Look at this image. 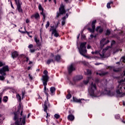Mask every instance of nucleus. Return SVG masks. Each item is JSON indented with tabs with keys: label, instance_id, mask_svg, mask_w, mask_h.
I'll return each mask as SVG.
<instances>
[{
	"label": "nucleus",
	"instance_id": "f257e3e1",
	"mask_svg": "<svg viewBox=\"0 0 125 125\" xmlns=\"http://www.w3.org/2000/svg\"><path fill=\"white\" fill-rule=\"evenodd\" d=\"M118 83L119 84L117 86L116 93L119 97H123L125 96V93L123 92L124 89L122 85H125V78L119 81Z\"/></svg>",
	"mask_w": 125,
	"mask_h": 125
},
{
	"label": "nucleus",
	"instance_id": "f03ea898",
	"mask_svg": "<svg viewBox=\"0 0 125 125\" xmlns=\"http://www.w3.org/2000/svg\"><path fill=\"white\" fill-rule=\"evenodd\" d=\"M23 115V111H21V117L20 119H18V116L16 113H15V116L14 117V120L15 121V125H24L26 123V115Z\"/></svg>",
	"mask_w": 125,
	"mask_h": 125
},
{
	"label": "nucleus",
	"instance_id": "7ed1b4c3",
	"mask_svg": "<svg viewBox=\"0 0 125 125\" xmlns=\"http://www.w3.org/2000/svg\"><path fill=\"white\" fill-rule=\"evenodd\" d=\"M6 72H9V67L8 65H5L2 68H0V81H4L5 77L4 76H6Z\"/></svg>",
	"mask_w": 125,
	"mask_h": 125
},
{
	"label": "nucleus",
	"instance_id": "20e7f679",
	"mask_svg": "<svg viewBox=\"0 0 125 125\" xmlns=\"http://www.w3.org/2000/svg\"><path fill=\"white\" fill-rule=\"evenodd\" d=\"M86 42H82L80 44V47H78L79 51L81 55H84V53H86Z\"/></svg>",
	"mask_w": 125,
	"mask_h": 125
},
{
	"label": "nucleus",
	"instance_id": "39448f33",
	"mask_svg": "<svg viewBox=\"0 0 125 125\" xmlns=\"http://www.w3.org/2000/svg\"><path fill=\"white\" fill-rule=\"evenodd\" d=\"M43 73L44 75H42L41 80L42 81L43 85H47V82L49 79L48 77V72H47V70H44Z\"/></svg>",
	"mask_w": 125,
	"mask_h": 125
},
{
	"label": "nucleus",
	"instance_id": "423d86ee",
	"mask_svg": "<svg viewBox=\"0 0 125 125\" xmlns=\"http://www.w3.org/2000/svg\"><path fill=\"white\" fill-rule=\"evenodd\" d=\"M48 107H50V104H49V102H48V97H47V100L45 101L43 107L44 111H45L47 114L46 118L48 117V113H47V108H48Z\"/></svg>",
	"mask_w": 125,
	"mask_h": 125
},
{
	"label": "nucleus",
	"instance_id": "0eeeda50",
	"mask_svg": "<svg viewBox=\"0 0 125 125\" xmlns=\"http://www.w3.org/2000/svg\"><path fill=\"white\" fill-rule=\"evenodd\" d=\"M96 89V85L95 84V83H92L89 88V92H90V93L92 94H94V92Z\"/></svg>",
	"mask_w": 125,
	"mask_h": 125
},
{
	"label": "nucleus",
	"instance_id": "6e6552de",
	"mask_svg": "<svg viewBox=\"0 0 125 125\" xmlns=\"http://www.w3.org/2000/svg\"><path fill=\"white\" fill-rule=\"evenodd\" d=\"M81 80H83V76L82 75L77 76L74 78L73 83L71 82L70 84H72V85H74L76 83H77V82H79V81H81Z\"/></svg>",
	"mask_w": 125,
	"mask_h": 125
},
{
	"label": "nucleus",
	"instance_id": "1a4fd4ad",
	"mask_svg": "<svg viewBox=\"0 0 125 125\" xmlns=\"http://www.w3.org/2000/svg\"><path fill=\"white\" fill-rule=\"evenodd\" d=\"M60 14H65L66 11L65 10V6L63 3H61L59 8Z\"/></svg>",
	"mask_w": 125,
	"mask_h": 125
},
{
	"label": "nucleus",
	"instance_id": "9d476101",
	"mask_svg": "<svg viewBox=\"0 0 125 125\" xmlns=\"http://www.w3.org/2000/svg\"><path fill=\"white\" fill-rule=\"evenodd\" d=\"M110 41L109 40H107L106 41V39L104 38L102 39V40L100 41V44H101V48H103L104 47V45L107 44V43H108Z\"/></svg>",
	"mask_w": 125,
	"mask_h": 125
},
{
	"label": "nucleus",
	"instance_id": "9b49d317",
	"mask_svg": "<svg viewBox=\"0 0 125 125\" xmlns=\"http://www.w3.org/2000/svg\"><path fill=\"white\" fill-rule=\"evenodd\" d=\"M109 48H111V46H107L104 50H103L102 52L100 51L99 55H100V57H101V58H104V53H105V51H106V50H108Z\"/></svg>",
	"mask_w": 125,
	"mask_h": 125
},
{
	"label": "nucleus",
	"instance_id": "f8f14e48",
	"mask_svg": "<svg viewBox=\"0 0 125 125\" xmlns=\"http://www.w3.org/2000/svg\"><path fill=\"white\" fill-rule=\"evenodd\" d=\"M67 70L68 71L69 74H71L73 71H75L76 70V68H75V65L74 63L71 64L68 67Z\"/></svg>",
	"mask_w": 125,
	"mask_h": 125
},
{
	"label": "nucleus",
	"instance_id": "ddd939ff",
	"mask_svg": "<svg viewBox=\"0 0 125 125\" xmlns=\"http://www.w3.org/2000/svg\"><path fill=\"white\" fill-rule=\"evenodd\" d=\"M95 23H96V20H94L92 22V29L90 28H88V31L91 33H94L95 30Z\"/></svg>",
	"mask_w": 125,
	"mask_h": 125
},
{
	"label": "nucleus",
	"instance_id": "4468645a",
	"mask_svg": "<svg viewBox=\"0 0 125 125\" xmlns=\"http://www.w3.org/2000/svg\"><path fill=\"white\" fill-rule=\"evenodd\" d=\"M39 10H42V12L41 13V14H42V15L43 17V22H44V20H45V14L44 13H43V8H42V5H41V4H40L39 5Z\"/></svg>",
	"mask_w": 125,
	"mask_h": 125
},
{
	"label": "nucleus",
	"instance_id": "2eb2a0df",
	"mask_svg": "<svg viewBox=\"0 0 125 125\" xmlns=\"http://www.w3.org/2000/svg\"><path fill=\"white\" fill-rule=\"evenodd\" d=\"M34 41L36 43L37 46H41L42 45V43L40 42V40L38 38V36H34Z\"/></svg>",
	"mask_w": 125,
	"mask_h": 125
},
{
	"label": "nucleus",
	"instance_id": "dca6fc26",
	"mask_svg": "<svg viewBox=\"0 0 125 125\" xmlns=\"http://www.w3.org/2000/svg\"><path fill=\"white\" fill-rule=\"evenodd\" d=\"M52 35H54V37L57 38V37H59V34L56 31V29H53L52 30Z\"/></svg>",
	"mask_w": 125,
	"mask_h": 125
},
{
	"label": "nucleus",
	"instance_id": "f3484780",
	"mask_svg": "<svg viewBox=\"0 0 125 125\" xmlns=\"http://www.w3.org/2000/svg\"><path fill=\"white\" fill-rule=\"evenodd\" d=\"M92 81H93V78L92 77H89L87 80L83 81V83H84V84H87L89 82H92Z\"/></svg>",
	"mask_w": 125,
	"mask_h": 125
},
{
	"label": "nucleus",
	"instance_id": "a211bd4d",
	"mask_svg": "<svg viewBox=\"0 0 125 125\" xmlns=\"http://www.w3.org/2000/svg\"><path fill=\"white\" fill-rule=\"evenodd\" d=\"M66 17H63L62 19V25L63 26V25H65V22H66V18H68V14H66Z\"/></svg>",
	"mask_w": 125,
	"mask_h": 125
},
{
	"label": "nucleus",
	"instance_id": "6ab92c4d",
	"mask_svg": "<svg viewBox=\"0 0 125 125\" xmlns=\"http://www.w3.org/2000/svg\"><path fill=\"white\" fill-rule=\"evenodd\" d=\"M40 17V14L38 13H37L34 15H32L31 16V18L33 19V18H35V19H38Z\"/></svg>",
	"mask_w": 125,
	"mask_h": 125
},
{
	"label": "nucleus",
	"instance_id": "aec40b11",
	"mask_svg": "<svg viewBox=\"0 0 125 125\" xmlns=\"http://www.w3.org/2000/svg\"><path fill=\"white\" fill-rule=\"evenodd\" d=\"M67 119L68 121H73L74 120H75V116L72 114H70L67 116Z\"/></svg>",
	"mask_w": 125,
	"mask_h": 125
},
{
	"label": "nucleus",
	"instance_id": "412c9836",
	"mask_svg": "<svg viewBox=\"0 0 125 125\" xmlns=\"http://www.w3.org/2000/svg\"><path fill=\"white\" fill-rule=\"evenodd\" d=\"M96 31H97V32H98V33H102V32H103V28L100 27V26H98L96 28Z\"/></svg>",
	"mask_w": 125,
	"mask_h": 125
},
{
	"label": "nucleus",
	"instance_id": "4be33fe9",
	"mask_svg": "<svg viewBox=\"0 0 125 125\" xmlns=\"http://www.w3.org/2000/svg\"><path fill=\"white\" fill-rule=\"evenodd\" d=\"M18 55H19L18 52H17V51H14L12 53V57L13 59L16 58V57H17Z\"/></svg>",
	"mask_w": 125,
	"mask_h": 125
},
{
	"label": "nucleus",
	"instance_id": "5701e85b",
	"mask_svg": "<svg viewBox=\"0 0 125 125\" xmlns=\"http://www.w3.org/2000/svg\"><path fill=\"white\" fill-rule=\"evenodd\" d=\"M82 100H84V99H78L77 98L73 99V101L74 102H76L77 103H81V102H82Z\"/></svg>",
	"mask_w": 125,
	"mask_h": 125
},
{
	"label": "nucleus",
	"instance_id": "b1692460",
	"mask_svg": "<svg viewBox=\"0 0 125 125\" xmlns=\"http://www.w3.org/2000/svg\"><path fill=\"white\" fill-rule=\"evenodd\" d=\"M44 93L47 95V97H48V93L47 92L48 91V89L46 88V85H44Z\"/></svg>",
	"mask_w": 125,
	"mask_h": 125
},
{
	"label": "nucleus",
	"instance_id": "393cba45",
	"mask_svg": "<svg viewBox=\"0 0 125 125\" xmlns=\"http://www.w3.org/2000/svg\"><path fill=\"white\" fill-rule=\"evenodd\" d=\"M17 8L19 12L21 13H23V10H22V8H21V5L17 6Z\"/></svg>",
	"mask_w": 125,
	"mask_h": 125
},
{
	"label": "nucleus",
	"instance_id": "a878e982",
	"mask_svg": "<svg viewBox=\"0 0 125 125\" xmlns=\"http://www.w3.org/2000/svg\"><path fill=\"white\" fill-rule=\"evenodd\" d=\"M55 90H56V89H55V87H51L50 89V92H51V94L52 95L54 92H55Z\"/></svg>",
	"mask_w": 125,
	"mask_h": 125
},
{
	"label": "nucleus",
	"instance_id": "bb28decb",
	"mask_svg": "<svg viewBox=\"0 0 125 125\" xmlns=\"http://www.w3.org/2000/svg\"><path fill=\"white\" fill-rule=\"evenodd\" d=\"M21 29H22V27H21L20 28V29L19 30V32H20L22 34H25V33H26L27 34L28 36H30V34H29L30 32H27V31H26V30L25 31H21Z\"/></svg>",
	"mask_w": 125,
	"mask_h": 125
},
{
	"label": "nucleus",
	"instance_id": "cd10ccee",
	"mask_svg": "<svg viewBox=\"0 0 125 125\" xmlns=\"http://www.w3.org/2000/svg\"><path fill=\"white\" fill-rule=\"evenodd\" d=\"M111 4H113V1H110L107 3L106 7L107 8H111Z\"/></svg>",
	"mask_w": 125,
	"mask_h": 125
},
{
	"label": "nucleus",
	"instance_id": "c85d7f7f",
	"mask_svg": "<svg viewBox=\"0 0 125 125\" xmlns=\"http://www.w3.org/2000/svg\"><path fill=\"white\" fill-rule=\"evenodd\" d=\"M106 74H107V73H105V72H102V73L96 72V75H99V76H100L101 77H102V76H105V75H106Z\"/></svg>",
	"mask_w": 125,
	"mask_h": 125
},
{
	"label": "nucleus",
	"instance_id": "c756f323",
	"mask_svg": "<svg viewBox=\"0 0 125 125\" xmlns=\"http://www.w3.org/2000/svg\"><path fill=\"white\" fill-rule=\"evenodd\" d=\"M17 6L18 5H21V2H20V0H15Z\"/></svg>",
	"mask_w": 125,
	"mask_h": 125
},
{
	"label": "nucleus",
	"instance_id": "7c9ffc66",
	"mask_svg": "<svg viewBox=\"0 0 125 125\" xmlns=\"http://www.w3.org/2000/svg\"><path fill=\"white\" fill-rule=\"evenodd\" d=\"M55 60L56 61H59L60 59H61V57L60 55H57L55 58Z\"/></svg>",
	"mask_w": 125,
	"mask_h": 125
},
{
	"label": "nucleus",
	"instance_id": "2f4dec72",
	"mask_svg": "<svg viewBox=\"0 0 125 125\" xmlns=\"http://www.w3.org/2000/svg\"><path fill=\"white\" fill-rule=\"evenodd\" d=\"M100 52V51H95V52H92L91 53L92 54H96L97 55H99V53Z\"/></svg>",
	"mask_w": 125,
	"mask_h": 125
},
{
	"label": "nucleus",
	"instance_id": "473e14b6",
	"mask_svg": "<svg viewBox=\"0 0 125 125\" xmlns=\"http://www.w3.org/2000/svg\"><path fill=\"white\" fill-rule=\"evenodd\" d=\"M51 62H53V60L49 59L47 61L46 63L48 64V65H49L50 63H51Z\"/></svg>",
	"mask_w": 125,
	"mask_h": 125
},
{
	"label": "nucleus",
	"instance_id": "72a5a7b5",
	"mask_svg": "<svg viewBox=\"0 0 125 125\" xmlns=\"http://www.w3.org/2000/svg\"><path fill=\"white\" fill-rule=\"evenodd\" d=\"M17 98L19 100V101H21V97L20 96V95L18 94L17 95Z\"/></svg>",
	"mask_w": 125,
	"mask_h": 125
},
{
	"label": "nucleus",
	"instance_id": "f704fd0d",
	"mask_svg": "<svg viewBox=\"0 0 125 125\" xmlns=\"http://www.w3.org/2000/svg\"><path fill=\"white\" fill-rule=\"evenodd\" d=\"M120 62H125V57H123L120 59Z\"/></svg>",
	"mask_w": 125,
	"mask_h": 125
},
{
	"label": "nucleus",
	"instance_id": "c9c22d12",
	"mask_svg": "<svg viewBox=\"0 0 125 125\" xmlns=\"http://www.w3.org/2000/svg\"><path fill=\"white\" fill-rule=\"evenodd\" d=\"M2 66H5V63L0 62V67H2Z\"/></svg>",
	"mask_w": 125,
	"mask_h": 125
},
{
	"label": "nucleus",
	"instance_id": "e433bc0d",
	"mask_svg": "<svg viewBox=\"0 0 125 125\" xmlns=\"http://www.w3.org/2000/svg\"><path fill=\"white\" fill-rule=\"evenodd\" d=\"M8 100V99L7 97H4L3 99V101H4V102H7Z\"/></svg>",
	"mask_w": 125,
	"mask_h": 125
},
{
	"label": "nucleus",
	"instance_id": "4c0bfd02",
	"mask_svg": "<svg viewBox=\"0 0 125 125\" xmlns=\"http://www.w3.org/2000/svg\"><path fill=\"white\" fill-rule=\"evenodd\" d=\"M120 71H121V69H120V68H117V69L114 68L113 69L114 72H120Z\"/></svg>",
	"mask_w": 125,
	"mask_h": 125
},
{
	"label": "nucleus",
	"instance_id": "58836bf2",
	"mask_svg": "<svg viewBox=\"0 0 125 125\" xmlns=\"http://www.w3.org/2000/svg\"><path fill=\"white\" fill-rule=\"evenodd\" d=\"M55 118H56V119H59L60 118V115H59V114H56L54 115Z\"/></svg>",
	"mask_w": 125,
	"mask_h": 125
},
{
	"label": "nucleus",
	"instance_id": "ea45409f",
	"mask_svg": "<svg viewBox=\"0 0 125 125\" xmlns=\"http://www.w3.org/2000/svg\"><path fill=\"white\" fill-rule=\"evenodd\" d=\"M71 97H72V95H71L70 94H68L67 96H66V98L67 99H70V98H71Z\"/></svg>",
	"mask_w": 125,
	"mask_h": 125
},
{
	"label": "nucleus",
	"instance_id": "a19ab883",
	"mask_svg": "<svg viewBox=\"0 0 125 125\" xmlns=\"http://www.w3.org/2000/svg\"><path fill=\"white\" fill-rule=\"evenodd\" d=\"M49 24H50L49 21H47V23L45 25V27H46V29H47V28H48V27H49Z\"/></svg>",
	"mask_w": 125,
	"mask_h": 125
},
{
	"label": "nucleus",
	"instance_id": "79ce46f5",
	"mask_svg": "<svg viewBox=\"0 0 125 125\" xmlns=\"http://www.w3.org/2000/svg\"><path fill=\"white\" fill-rule=\"evenodd\" d=\"M83 56H84V57H85L86 58H88V59H90L91 58V57L85 56V53L84 54V55H82Z\"/></svg>",
	"mask_w": 125,
	"mask_h": 125
},
{
	"label": "nucleus",
	"instance_id": "37998d69",
	"mask_svg": "<svg viewBox=\"0 0 125 125\" xmlns=\"http://www.w3.org/2000/svg\"><path fill=\"white\" fill-rule=\"evenodd\" d=\"M87 74L88 75H91V70H89L88 69L87 70Z\"/></svg>",
	"mask_w": 125,
	"mask_h": 125
},
{
	"label": "nucleus",
	"instance_id": "c03bdc74",
	"mask_svg": "<svg viewBox=\"0 0 125 125\" xmlns=\"http://www.w3.org/2000/svg\"><path fill=\"white\" fill-rule=\"evenodd\" d=\"M35 51H36V49H30V52L31 53H33L35 52Z\"/></svg>",
	"mask_w": 125,
	"mask_h": 125
},
{
	"label": "nucleus",
	"instance_id": "a18cd8bd",
	"mask_svg": "<svg viewBox=\"0 0 125 125\" xmlns=\"http://www.w3.org/2000/svg\"><path fill=\"white\" fill-rule=\"evenodd\" d=\"M61 15V14H60V12H58L57 13V16L56 17V18H58L59 17V16H60V15Z\"/></svg>",
	"mask_w": 125,
	"mask_h": 125
},
{
	"label": "nucleus",
	"instance_id": "49530a36",
	"mask_svg": "<svg viewBox=\"0 0 125 125\" xmlns=\"http://www.w3.org/2000/svg\"><path fill=\"white\" fill-rule=\"evenodd\" d=\"M110 30H107L106 31V35H107V36H109V35H110Z\"/></svg>",
	"mask_w": 125,
	"mask_h": 125
},
{
	"label": "nucleus",
	"instance_id": "de8ad7c7",
	"mask_svg": "<svg viewBox=\"0 0 125 125\" xmlns=\"http://www.w3.org/2000/svg\"><path fill=\"white\" fill-rule=\"evenodd\" d=\"M33 47H34V45H33V44H32L28 45V48H33Z\"/></svg>",
	"mask_w": 125,
	"mask_h": 125
},
{
	"label": "nucleus",
	"instance_id": "09e8293b",
	"mask_svg": "<svg viewBox=\"0 0 125 125\" xmlns=\"http://www.w3.org/2000/svg\"><path fill=\"white\" fill-rule=\"evenodd\" d=\"M115 43H116V42H115L114 41H112L111 42V45H113V44H115Z\"/></svg>",
	"mask_w": 125,
	"mask_h": 125
},
{
	"label": "nucleus",
	"instance_id": "8fccbe9b",
	"mask_svg": "<svg viewBox=\"0 0 125 125\" xmlns=\"http://www.w3.org/2000/svg\"><path fill=\"white\" fill-rule=\"evenodd\" d=\"M28 76H29V78L30 80H33V77H32V76H31L30 74H29Z\"/></svg>",
	"mask_w": 125,
	"mask_h": 125
},
{
	"label": "nucleus",
	"instance_id": "3c124183",
	"mask_svg": "<svg viewBox=\"0 0 125 125\" xmlns=\"http://www.w3.org/2000/svg\"><path fill=\"white\" fill-rule=\"evenodd\" d=\"M101 64H102V63L97 62L95 63V65H101Z\"/></svg>",
	"mask_w": 125,
	"mask_h": 125
},
{
	"label": "nucleus",
	"instance_id": "603ef678",
	"mask_svg": "<svg viewBox=\"0 0 125 125\" xmlns=\"http://www.w3.org/2000/svg\"><path fill=\"white\" fill-rule=\"evenodd\" d=\"M11 7L13 8V9H14V7L13 6V5L12 4V2L11 1Z\"/></svg>",
	"mask_w": 125,
	"mask_h": 125
},
{
	"label": "nucleus",
	"instance_id": "864d4df0",
	"mask_svg": "<svg viewBox=\"0 0 125 125\" xmlns=\"http://www.w3.org/2000/svg\"><path fill=\"white\" fill-rule=\"evenodd\" d=\"M25 58H26V62H28V61H29V58H28V57H25Z\"/></svg>",
	"mask_w": 125,
	"mask_h": 125
},
{
	"label": "nucleus",
	"instance_id": "5fc2aeb1",
	"mask_svg": "<svg viewBox=\"0 0 125 125\" xmlns=\"http://www.w3.org/2000/svg\"><path fill=\"white\" fill-rule=\"evenodd\" d=\"M24 95H25V92H22V96L24 97Z\"/></svg>",
	"mask_w": 125,
	"mask_h": 125
},
{
	"label": "nucleus",
	"instance_id": "6e6d98bb",
	"mask_svg": "<svg viewBox=\"0 0 125 125\" xmlns=\"http://www.w3.org/2000/svg\"><path fill=\"white\" fill-rule=\"evenodd\" d=\"M91 47V46H90V45H87V48L88 49H89V48H90Z\"/></svg>",
	"mask_w": 125,
	"mask_h": 125
},
{
	"label": "nucleus",
	"instance_id": "4d7b16f0",
	"mask_svg": "<svg viewBox=\"0 0 125 125\" xmlns=\"http://www.w3.org/2000/svg\"><path fill=\"white\" fill-rule=\"evenodd\" d=\"M115 95V93H110V96H113Z\"/></svg>",
	"mask_w": 125,
	"mask_h": 125
},
{
	"label": "nucleus",
	"instance_id": "13d9d810",
	"mask_svg": "<svg viewBox=\"0 0 125 125\" xmlns=\"http://www.w3.org/2000/svg\"><path fill=\"white\" fill-rule=\"evenodd\" d=\"M83 64H84V65H86V62H83Z\"/></svg>",
	"mask_w": 125,
	"mask_h": 125
},
{
	"label": "nucleus",
	"instance_id": "bf43d9fd",
	"mask_svg": "<svg viewBox=\"0 0 125 125\" xmlns=\"http://www.w3.org/2000/svg\"><path fill=\"white\" fill-rule=\"evenodd\" d=\"M28 64L29 65H30V64H33V62L31 61H29V63Z\"/></svg>",
	"mask_w": 125,
	"mask_h": 125
},
{
	"label": "nucleus",
	"instance_id": "052dcab7",
	"mask_svg": "<svg viewBox=\"0 0 125 125\" xmlns=\"http://www.w3.org/2000/svg\"><path fill=\"white\" fill-rule=\"evenodd\" d=\"M26 22L29 23V20H28V19L26 20Z\"/></svg>",
	"mask_w": 125,
	"mask_h": 125
},
{
	"label": "nucleus",
	"instance_id": "680f3d73",
	"mask_svg": "<svg viewBox=\"0 0 125 125\" xmlns=\"http://www.w3.org/2000/svg\"><path fill=\"white\" fill-rule=\"evenodd\" d=\"M85 38V36H82V38L84 39Z\"/></svg>",
	"mask_w": 125,
	"mask_h": 125
},
{
	"label": "nucleus",
	"instance_id": "e2e57ef3",
	"mask_svg": "<svg viewBox=\"0 0 125 125\" xmlns=\"http://www.w3.org/2000/svg\"><path fill=\"white\" fill-rule=\"evenodd\" d=\"M31 69V67L29 66L27 67V70H30Z\"/></svg>",
	"mask_w": 125,
	"mask_h": 125
},
{
	"label": "nucleus",
	"instance_id": "0e129e2a",
	"mask_svg": "<svg viewBox=\"0 0 125 125\" xmlns=\"http://www.w3.org/2000/svg\"><path fill=\"white\" fill-rule=\"evenodd\" d=\"M0 103H1V97H0Z\"/></svg>",
	"mask_w": 125,
	"mask_h": 125
},
{
	"label": "nucleus",
	"instance_id": "69168bd1",
	"mask_svg": "<svg viewBox=\"0 0 125 125\" xmlns=\"http://www.w3.org/2000/svg\"><path fill=\"white\" fill-rule=\"evenodd\" d=\"M80 38V34H79L78 36L77 37V39H79Z\"/></svg>",
	"mask_w": 125,
	"mask_h": 125
},
{
	"label": "nucleus",
	"instance_id": "338daca9",
	"mask_svg": "<svg viewBox=\"0 0 125 125\" xmlns=\"http://www.w3.org/2000/svg\"><path fill=\"white\" fill-rule=\"evenodd\" d=\"M123 105H124V106H125V102H123Z\"/></svg>",
	"mask_w": 125,
	"mask_h": 125
},
{
	"label": "nucleus",
	"instance_id": "774afa93",
	"mask_svg": "<svg viewBox=\"0 0 125 125\" xmlns=\"http://www.w3.org/2000/svg\"><path fill=\"white\" fill-rule=\"evenodd\" d=\"M116 64H120V62H117Z\"/></svg>",
	"mask_w": 125,
	"mask_h": 125
}]
</instances>
